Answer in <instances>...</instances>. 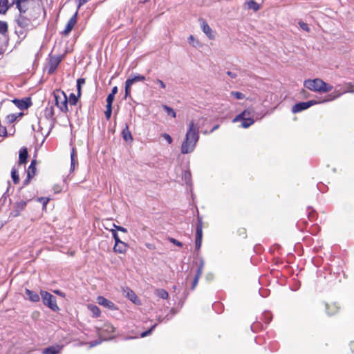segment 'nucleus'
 Instances as JSON below:
<instances>
[{
	"mask_svg": "<svg viewBox=\"0 0 354 354\" xmlns=\"http://www.w3.org/2000/svg\"><path fill=\"white\" fill-rule=\"evenodd\" d=\"M205 120V118L201 117L196 122L194 120L190 121L185 139L181 145L180 151L183 154L191 153L194 150L199 140V129Z\"/></svg>",
	"mask_w": 354,
	"mask_h": 354,
	"instance_id": "nucleus-1",
	"label": "nucleus"
},
{
	"mask_svg": "<svg viewBox=\"0 0 354 354\" xmlns=\"http://www.w3.org/2000/svg\"><path fill=\"white\" fill-rule=\"evenodd\" d=\"M34 21L35 19L32 18V15L30 12L19 14L16 19L18 26L26 30H32L36 27Z\"/></svg>",
	"mask_w": 354,
	"mask_h": 354,
	"instance_id": "nucleus-2",
	"label": "nucleus"
},
{
	"mask_svg": "<svg viewBox=\"0 0 354 354\" xmlns=\"http://www.w3.org/2000/svg\"><path fill=\"white\" fill-rule=\"evenodd\" d=\"M53 96L55 101V105L62 112L66 113L68 108V97L66 93L61 90H55L53 92Z\"/></svg>",
	"mask_w": 354,
	"mask_h": 354,
	"instance_id": "nucleus-3",
	"label": "nucleus"
},
{
	"mask_svg": "<svg viewBox=\"0 0 354 354\" xmlns=\"http://www.w3.org/2000/svg\"><path fill=\"white\" fill-rule=\"evenodd\" d=\"M41 297L44 304L50 308L52 310L57 312L59 310L55 297L50 292L44 290L40 292Z\"/></svg>",
	"mask_w": 354,
	"mask_h": 354,
	"instance_id": "nucleus-4",
	"label": "nucleus"
},
{
	"mask_svg": "<svg viewBox=\"0 0 354 354\" xmlns=\"http://www.w3.org/2000/svg\"><path fill=\"white\" fill-rule=\"evenodd\" d=\"M346 93H354V90H346L344 89V86L338 84L335 87L334 91L332 93L329 94L327 96V97H326L323 100H321V102L324 103L335 100V99L339 97L342 95Z\"/></svg>",
	"mask_w": 354,
	"mask_h": 354,
	"instance_id": "nucleus-5",
	"label": "nucleus"
},
{
	"mask_svg": "<svg viewBox=\"0 0 354 354\" xmlns=\"http://www.w3.org/2000/svg\"><path fill=\"white\" fill-rule=\"evenodd\" d=\"M304 85L306 88L310 91L322 92V86H326V82L321 79L316 78L306 80Z\"/></svg>",
	"mask_w": 354,
	"mask_h": 354,
	"instance_id": "nucleus-6",
	"label": "nucleus"
},
{
	"mask_svg": "<svg viewBox=\"0 0 354 354\" xmlns=\"http://www.w3.org/2000/svg\"><path fill=\"white\" fill-rule=\"evenodd\" d=\"M322 103L321 101L310 100L295 104L292 108V112L294 113L301 112L310 107L313 105Z\"/></svg>",
	"mask_w": 354,
	"mask_h": 354,
	"instance_id": "nucleus-7",
	"label": "nucleus"
},
{
	"mask_svg": "<svg viewBox=\"0 0 354 354\" xmlns=\"http://www.w3.org/2000/svg\"><path fill=\"white\" fill-rule=\"evenodd\" d=\"M202 237H203V221H202V218L200 216H198V224L196 227V239H195V245H196V250H199L201 247Z\"/></svg>",
	"mask_w": 354,
	"mask_h": 354,
	"instance_id": "nucleus-8",
	"label": "nucleus"
},
{
	"mask_svg": "<svg viewBox=\"0 0 354 354\" xmlns=\"http://www.w3.org/2000/svg\"><path fill=\"white\" fill-rule=\"evenodd\" d=\"M245 114L246 113H241L233 119V122L241 121V127L248 128L250 127L254 122V120L250 116L245 117Z\"/></svg>",
	"mask_w": 354,
	"mask_h": 354,
	"instance_id": "nucleus-9",
	"label": "nucleus"
},
{
	"mask_svg": "<svg viewBox=\"0 0 354 354\" xmlns=\"http://www.w3.org/2000/svg\"><path fill=\"white\" fill-rule=\"evenodd\" d=\"M61 62V57L59 56L50 57L46 69L48 71V74H53Z\"/></svg>",
	"mask_w": 354,
	"mask_h": 354,
	"instance_id": "nucleus-10",
	"label": "nucleus"
},
{
	"mask_svg": "<svg viewBox=\"0 0 354 354\" xmlns=\"http://www.w3.org/2000/svg\"><path fill=\"white\" fill-rule=\"evenodd\" d=\"M204 266H205L204 260L203 259H201L198 267L197 268L196 272L195 274L193 281L192 283V286H191L192 290H194V288L197 286L198 280L203 273V270Z\"/></svg>",
	"mask_w": 354,
	"mask_h": 354,
	"instance_id": "nucleus-11",
	"label": "nucleus"
},
{
	"mask_svg": "<svg viewBox=\"0 0 354 354\" xmlns=\"http://www.w3.org/2000/svg\"><path fill=\"white\" fill-rule=\"evenodd\" d=\"M78 10L75 12V14L70 18L68 21L67 22L65 28L64 29L62 34L64 35H68L71 31L73 30V27L77 23V17Z\"/></svg>",
	"mask_w": 354,
	"mask_h": 354,
	"instance_id": "nucleus-12",
	"label": "nucleus"
},
{
	"mask_svg": "<svg viewBox=\"0 0 354 354\" xmlns=\"http://www.w3.org/2000/svg\"><path fill=\"white\" fill-rule=\"evenodd\" d=\"M26 204L27 203L25 201L16 202L14 204V209L12 211L11 214L15 217L18 216L20 214L21 211L25 209Z\"/></svg>",
	"mask_w": 354,
	"mask_h": 354,
	"instance_id": "nucleus-13",
	"label": "nucleus"
},
{
	"mask_svg": "<svg viewBox=\"0 0 354 354\" xmlns=\"http://www.w3.org/2000/svg\"><path fill=\"white\" fill-rule=\"evenodd\" d=\"M97 301L99 305L103 306L108 309L110 310H115L116 309L115 304L111 301L110 300L107 299L106 298L102 297V296H98L97 298Z\"/></svg>",
	"mask_w": 354,
	"mask_h": 354,
	"instance_id": "nucleus-14",
	"label": "nucleus"
},
{
	"mask_svg": "<svg viewBox=\"0 0 354 354\" xmlns=\"http://www.w3.org/2000/svg\"><path fill=\"white\" fill-rule=\"evenodd\" d=\"M201 21V28L203 30V32L207 35V37L209 39H214V35L213 34V31L212 28L209 27V26L207 24V23L203 20L200 19Z\"/></svg>",
	"mask_w": 354,
	"mask_h": 354,
	"instance_id": "nucleus-15",
	"label": "nucleus"
},
{
	"mask_svg": "<svg viewBox=\"0 0 354 354\" xmlns=\"http://www.w3.org/2000/svg\"><path fill=\"white\" fill-rule=\"evenodd\" d=\"M11 102L21 110L26 109L30 106V102L29 99H26V100L14 99Z\"/></svg>",
	"mask_w": 354,
	"mask_h": 354,
	"instance_id": "nucleus-16",
	"label": "nucleus"
},
{
	"mask_svg": "<svg viewBox=\"0 0 354 354\" xmlns=\"http://www.w3.org/2000/svg\"><path fill=\"white\" fill-rule=\"evenodd\" d=\"M62 348V345L55 344L44 348L42 351V354H58Z\"/></svg>",
	"mask_w": 354,
	"mask_h": 354,
	"instance_id": "nucleus-17",
	"label": "nucleus"
},
{
	"mask_svg": "<svg viewBox=\"0 0 354 354\" xmlns=\"http://www.w3.org/2000/svg\"><path fill=\"white\" fill-rule=\"evenodd\" d=\"M76 165H78L77 153L76 149L73 147L71 153V172L74 171Z\"/></svg>",
	"mask_w": 354,
	"mask_h": 354,
	"instance_id": "nucleus-18",
	"label": "nucleus"
},
{
	"mask_svg": "<svg viewBox=\"0 0 354 354\" xmlns=\"http://www.w3.org/2000/svg\"><path fill=\"white\" fill-rule=\"evenodd\" d=\"M25 293L27 299L30 301L37 302L40 299L39 295L36 292H34L26 288L25 290Z\"/></svg>",
	"mask_w": 354,
	"mask_h": 354,
	"instance_id": "nucleus-19",
	"label": "nucleus"
},
{
	"mask_svg": "<svg viewBox=\"0 0 354 354\" xmlns=\"http://www.w3.org/2000/svg\"><path fill=\"white\" fill-rule=\"evenodd\" d=\"M127 244L123 241H121L118 244H115L113 247V251L116 253L123 254L127 251Z\"/></svg>",
	"mask_w": 354,
	"mask_h": 354,
	"instance_id": "nucleus-20",
	"label": "nucleus"
},
{
	"mask_svg": "<svg viewBox=\"0 0 354 354\" xmlns=\"http://www.w3.org/2000/svg\"><path fill=\"white\" fill-rule=\"evenodd\" d=\"M28 150L26 147H23L19 151V163L20 165L25 164L28 159Z\"/></svg>",
	"mask_w": 354,
	"mask_h": 354,
	"instance_id": "nucleus-21",
	"label": "nucleus"
},
{
	"mask_svg": "<svg viewBox=\"0 0 354 354\" xmlns=\"http://www.w3.org/2000/svg\"><path fill=\"white\" fill-rule=\"evenodd\" d=\"M28 2L18 0L17 1V8L19 11V14H26L28 10Z\"/></svg>",
	"mask_w": 354,
	"mask_h": 354,
	"instance_id": "nucleus-22",
	"label": "nucleus"
},
{
	"mask_svg": "<svg viewBox=\"0 0 354 354\" xmlns=\"http://www.w3.org/2000/svg\"><path fill=\"white\" fill-rule=\"evenodd\" d=\"M124 292H126L127 297L134 304H137L138 301V298L136 295L134 293L133 290L127 288L126 290H124Z\"/></svg>",
	"mask_w": 354,
	"mask_h": 354,
	"instance_id": "nucleus-23",
	"label": "nucleus"
},
{
	"mask_svg": "<svg viewBox=\"0 0 354 354\" xmlns=\"http://www.w3.org/2000/svg\"><path fill=\"white\" fill-rule=\"evenodd\" d=\"M326 309L328 315H333L338 311L339 307L336 304H326Z\"/></svg>",
	"mask_w": 354,
	"mask_h": 354,
	"instance_id": "nucleus-24",
	"label": "nucleus"
},
{
	"mask_svg": "<svg viewBox=\"0 0 354 354\" xmlns=\"http://www.w3.org/2000/svg\"><path fill=\"white\" fill-rule=\"evenodd\" d=\"M122 138L126 142L132 141L133 137L131 131L129 129V127L126 124L125 128L123 129L122 132Z\"/></svg>",
	"mask_w": 354,
	"mask_h": 354,
	"instance_id": "nucleus-25",
	"label": "nucleus"
},
{
	"mask_svg": "<svg viewBox=\"0 0 354 354\" xmlns=\"http://www.w3.org/2000/svg\"><path fill=\"white\" fill-rule=\"evenodd\" d=\"M55 115L54 107L53 105L47 106L44 110V115L47 119H53Z\"/></svg>",
	"mask_w": 354,
	"mask_h": 354,
	"instance_id": "nucleus-26",
	"label": "nucleus"
},
{
	"mask_svg": "<svg viewBox=\"0 0 354 354\" xmlns=\"http://www.w3.org/2000/svg\"><path fill=\"white\" fill-rule=\"evenodd\" d=\"M11 6L8 2V0H0V13L6 14L9 8Z\"/></svg>",
	"mask_w": 354,
	"mask_h": 354,
	"instance_id": "nucleus-27",
	"label": "nucleus"
},
{
	"mask_svg": "<svg viewBox=\"0 0 354 354\" xmlns=\"http://www.w3.org/2000/svg\"><path fill=\"white\" fill-rule=\"evenodd\" d=\"M145 80H146V78L145 76L140 75V74H137V75H135L133 77L128 78L127 80V81L129 82V83L132 85L133 84H134L137 82H142Z\"/></svg>",
	"mask_w": 354,
	"mask_h": 354,
	"instance_id": "nucleus-28",
	"label": "nucleus"
},
{
	"mask_svg": "<svg viewBox=\"0 0 354 354\" xmlns=\"http://www.w3.org/2000/svg\"><path fill=\"white\" fill-rule=\"evenodd\" d=\"M23 115V113H19L18 114L16 113H11L6 116V122L8 124L13 123L17 118Z\"/></svg>",
	"mask_w": 354,
	"mask_h": 354,
	"instance_id": "nucleus-29",
	"label": "nucleus"
},
{
	"mask_svg": "<svg viewBox=\"0 0 354 354\" xmlns=\"http://www.w3.org/2000/svg\"><path fill=\"white\" fill-rule=\"evenodd\" d=\"M88 308L93 313V317H98L100 316L101 312L100 308L97 306L90 304L88 306Z\"/></svg>",
	"mask_w": 354,
	"mask_h": 354,
	"instance_id": "nucleus-30",
	"label": "nucleus"
},
{
	"mask_svg": "<svg viewBox=\"0 0 354 354\" xmlns=\"http://www.w3.org/2000/svg\"><path fill=\"white\" fill-rule=\"evenodd\" d=\"M155 295L162 299H167L169 297L168 292L164 289H156L155 290Z\"/></svg>",
	"mask_w": 354,
	"mask_h": 354,
	"instance_id": "nucleus-31",
	"label": "nucleus"
},
{
	"mask_svg": "<svg viewBox=\"0 0 354 354\" xmlns=\"http://www.w3.org/2000/svg\"><path fill=\"white\" fill-rule=\"evenodd\" d=\"M245 3L248 9H252L254 11L259 9V4L254 0H248Z\"/></svg>",
	"mask_w": 354,
	"mask_h": 354,
	"instance_id": "nucleus-32",
	"label": "nucleus"
},
{
	"mask_svg": "<svg viewBox=\"0 0 354 354\" xmlns=\"http://www.w3.org/2000/svg\"><path fill=\"white\" fill-rule=\"evenodd\" d=\"M162 109L165 111L168 115H171L172 118L176 117V113L171 107L164 104L162 105Z\"/></svg>",
	"mask_w": 354,
	"mask_h": 354,
	"instance_id": "nucleus-33",
	"label": "nucleus"
},
{
	"mask_svg": "<svg viewBox=\"0 0 354 354\" xmlns=\"http://www.w3.org/2000/svg\"><path fill=\"white\" fill-rule=\"evenodd\" d=\"M11 177L15 184H17L19 182V176L17 174V169L13 167L11 171Z\"/></svg>",
	"mask_w": 354,
	"mask_h": 354,
	"instance_id": "nucleus-34",
	"label": "nucleus"
},
{
	"mask_svg": "<svg viewBox=\"0 0 354 354\" xmlns=\"http://www.w3.org/2000/svg\"><path fill=\"white\" fill-rule=\"evenodd\" d=\"M85 83V79L84 78H79L77 80V91L78 96H81V91H82V86Z\"/></svg>",
	"mask_w": 354,
	"mask_h": 354,
	"instance_id": "nucleus-35",
	"label": "nucleus"
},
{
	"mask_svg": "<svg viewBox=\"0 0 354 354\" xmlns=\"http://www.w3.org/2000/svg\"><path fill=\"white\" fill-rule=\"evenodd\" d=\"M80 97V96H78L77 94L75 95L74 93H71L68 100L69 104L71 105H75L77 103Z\"/></svg>",
	"mask_w": 354,
	"mask_h": 354,
	"instance_id": "nucleus-36",
	"label": "nucleus"
},
{
	"mask_svg": "<svg viewBox=\"0 0 354 354\" xmlns=\"http://www.w3.org/2000/svg\"><path fill=\"white\" fill-rule=\"evenodd\" d=\"M191 172L189 171H185L183 174V179L185 180V183L189 184L191 181Z\"/></svg>",
	"mask_w": 354,
	"mask_h": 354,
	"instance_id": "nucleus-37",
	"label": "nucleus"
},
{
	"mask_svg": "<svg viewBox=\"0 0 354 354\" xmlns=\"http://www.w3.org/2000/svg\"><path fill=\"white\" fill-rule=\"evenodd\" d=\"M8 31V24L5 21H0V33L4 35Z\"/></svg>",
	"mask_w": 354,
	"mask_h": 354,
	"instance_id": "nucleus-38",
	"label": "nucleus"
},
{
	"mask_svg": "<svg viewBox=\"0 0 354 354\" xmlns=\"http://www.w3.org/2000/svg\"><path fill=\"white\" fill-rule=\"evenodd\" d=\"M131 86V84L129 83V82L126 80V82H125V98L130 97Z\"/></svg>",
	"mask_w": 354,
	"mask_h": 354,
	"instance_id": "nucleus-39",
	"label": "nucleus"
},
{
	"mask_svg": "<svg viewBox=\"0 0 354 354\" xmlns=\"http://www.w3.org/2000/svg\"><path fill=\"white\" fill-rule=\"evenodd\" d=\"M230 94L232 96H234L235 98L239 100H243L245 97L243 93L239 91H232Z\"/></svg>",
	"mask_w": 354,
	"mask_h": 354,
	"instance_id": "nucleus-40",
	"label": "nucleus"
},
{
	"mask_svg": "<svg viewBox=\"0 0 354 354\" xmlns=\"http://www.w3.org/2000/svg\"><path fill=\"white\" fill-rule=\"evenodd\" d=\"M36 173V167L29 166L28 171H27V175H28V178H33Z\"/></svg>",
	"mask_w": 354,
	"mask_h": 354,
	"instance_id": "nucleus-41",
	"label": "nucleus"
},
{
	"mask_svg": "<svg viewBox=\"0 0 354 354\" xmlns=\"http://www.w3.org/2000/svg\"><path fill=\"white\" fill-rule=\"evenodd\" d=\"M298 24H299V27L304 31L308 32H310V28L306 23L300 21H299Z\"/></svg>",
	"mask_w": 354,
	"mask_h": 354,
	"instance_id": "nucleus-42",
	"label": "nucleus"
},
{
	"mask_svg": "<svg viewBox=\"0 0 354 354\" xmlns=\"http://www.w3.org/2000/svg\"><path fill=\"white\" fill-rule=\"evenodd\" d=\"M115 95L113 94H109L106 97V106H112L113 102L114 100Z\"/></svg>",
	"mask_w": 354,
	"mask_h": 354,
	"instance_id": "nucleus-43",
	"label": "nucleus"
},
{
	"mask_svg": "<svg viewBox=\"0 0 354 354\" xmlns=\"http://www.w3.org/2000/svg\"><path fill=\"white\" fill-rule=\"evenodd\" d=\"M157 324H154L153 325L150 329H149L148 330H146L145 332H142V334H141V337H147L149 335L151 334V333L152 332V330L156 327Z\"/></svg>",
	"mask_w": 354,
	"mask_h": 354,
	"instance_id": "nucleus-44",
	"label": "nucleus"
},
{
	"mask_svg": "<svg viewBox=\"0 0 354 354\" xmlns=\"http://www.w3.org/2000/svg\"><path fill=\"white\" fill-rule=\"evenodd\" d=\"M106 109L104 112V114H105L106 118L107 120H109L111 118V113H112V106H106Z\"/></svg>",
	"mask_w": 354,
	"mask_h": 354,
	"instance_id": "nucleus-45",
	"label": "nucleus"
},
{
	"mask_svg": "<svg viewBox=\"0 0 354 354\" xmlns=\"http://www.w3.org/2000/svg\"><path fill=\"white\" fill-rule=\"evenodd\" d=\"M188 42L194 47H196L198 44V41L195 40V38L194 37L193 35H190L188 37Z\"/></svg>",
	"mask_w": 354,
	"mask_h": 354,
	"instance_id": "nucleus-46",
	"label": "nucleus"
},
{
	"mask_svg": "<svg viewBox=\"0 0 354 354\" xmlns=\"http://www.w3.org/2000/svg\"><path fill=\"white\" fill-rule=\"evenodd\" d=\"M333 86L326 83V86H322V93L329 92L333 89Z\"/></svg>",
	"mask_w": 354,
	"mask_h": 354,
	"instance_id": "nucleus-47",
	"label": "nucleus"
},
{
	"mask_svg": "<svg viewBox=\"0 0 354 354\" xmlns=\"http://www.w3.org/2000/svg\"><path fill=\"white\" fill-rule=\"evenodd\" d=\"M113 237L115 240V244H118V243L121 242L122 241L120 239L118 234L115 230H112Z\"/></svg>",
	"mask_w": 354,
	"mask_h": 354,
	"instance_id": "nucleus-48",
	"label": "nucleus"
},
{
	"mask_svg": "<svg viewBox=\"0 0 354 354\" xmlns=\"http://www.w3.org/2000/svg\"><path fill=\"white\" fill-rule=\"evenodd\" d=\"M154 83L157 84L159 85V86L161 88H166V84L160 79H156V80L153 81Z\"/></svg>",
	"mask_w": 354,
	"mask_h": 354,
	"instance_id": "nucleus-49",
	"label": "nucleus"
},
{
	"mask_svg": "<svg viewBox=\"0 0 354 354\" xmlns=\"http://www.w3.org/2000/svg\"><path fill=\"white\" fill-rule=\"evenodd\" d=\"M162 137L164 138V139L165 140H167V142L169 143V144H171L173 141L172 140V138L167 133H163L162 134Z\"/></svg>",
	"mask_w": 354,
	"mask_h": 354,
	"instance_id": "nucleus-50",
	"label": "nucleus"
},
{
	"mask_svg": "<svg viewBox=\"0 0 354 354\" xmlns=\"http://www.w3.org/2000/svg\"><path fill=\"white\" fill-rule=\"evenodd\" d=\"M169 241L177 246H179V247L183 246V243L181 242L178 241V240H176L174 238H169Z\"/></svg>",
	"mask_w": 354,
	"mask_h": 354,
	"instance_id": "nucleus-51",
	"label": "nucleus"
},
{
	"mask_svg": "<svg viewBox=\"0 0 354 354\" xmlns=\"http://www.w3.org/2000/svg\"><path fill=\"white\" fill-rule=\"evenodd\" d=\"M344 86L346 90H353L352 88L354 85L351 82H346L344 83Z\"/></svg>",
	"mask_w": 354,
	"mask_h": 354,
	"instance_id": "nucleus-52",
	"label": "nucleus"
},
{
	"mask_svg": "<svg viewBox=\"0 0 354 354\" xmlns=\"http://www.w3.org/2000/svg\"><path fill=\"white\" fill-rule=\"evenodd\" d=\"M78 2L77 10L89 0H77Z\"/></svg>",
	"mask_w": 354,
	"mask_h": 354,
	"instance_id": "nucleus-53",
	"label": "nucleus"
},
{
	"mask_svg": "<svg viewBox=\"0 0 354 354\" xmlns=\"http://www.w3.org/2000/svg\"><path fill=\"white\" fill-rule=\"evenodd\" d=\"M54 292H55L56 295H59V296H60V297H65V296H66L65 293H64V292H62V291H61V290H54Z\"/></svg>",
	"mask_w": 354,
	"mask_h": 354,
	"instance_id": "nucleus-54",
	"label": "nucleus"
},
{
	"mask_svg": "<svg viewBox=\"0 0 354 354\" xmlns=\"http://www.w3.org/2000/svg\"><path fill=\"white\" fill-rule=\"evenodd\" d=\"M226 73L228 76H230L232 79H234L237 77L236 73L232 72V71H227Z\"/></svg>",
	"mask_w": 354,
	"mask_h": 354,
	"instance_id": "nucleus-55",
	"label": "nucleus"
},
{
	"mask_svg": "<svg viewBox=\"0 0 354 354\" xmlns=\"http://www.w3.org/2000/svg\"><path fill=\"white\" fill-rule=\"evenodd\" d=\"M104 330H111L112 332L114 331V328L112 326H110V325H104Z\"/></svg>",
	"mask_w": 354,
	"mask_h": 354,
	"instance_id": "nucleus-56",
	"label": "nucleus"
},
{
	"mask_svg": "<svg viewBox=\"0 0 354 354\" xmlns=\"http://www.w3.org/2000/svg\"><path fill=\"white\" fill-rule=\"evenodd\" d=\"M100 343V342H98V341H93V342H90V346H91V347H93V346H97Z\"/></svg>",
	"mask_w": 354,
	"mask_h": 354,
	"instance_id": "nucleus-57",
	"label": "nucleus"
},
{
	"mask_svg": "<svg viewBox=\"0 0 354 354\" xmlns=\"http://www.w3.org/2000/svg\"><path fill=\"white\" fill-rule=\"evenodd\" d=\"M117 93H118V87L114 86V87H113V88L111 90V93L110 94H113V95H115Z\"/></svg>",
	"mask_w": 354,
	"mask_h": 354,
	"instance_id": "nucleus-58",
	"label": "nucleus"
},
{
	"mask_svg": "<svg viewBox=\"0 0 354 354\" xmlns=\"http://www.w3.org/2000/svg\"><path fill=\"white\" fill-rule=\"evenodd\" d=\"M32 178H28V175H27V178L26 180H24V185H27L29 183H30V180Z\"/></svg>",
	"mask_w": 354,
	"mask_h": 354,
	"instance_id": "nucleus-59",
	"label": "nucleus"
},
{
	"mask_svg": "<svg viewBox=\"0 0 354 354\" xmlns=\"http://www.w3.org/2000/svg\"><path fill=\"white\" fill-rule=\"evenodd\" d=\"M118 231H120V232H122L124 233L127 232V230L125 227H122V226L118 227Z\"/></svg>",
	"mask_w": 354,
	"mask_h": 354,
	"instance_id": "nucleus-60",
	"label": "nucleus"
},
{
	"mask_svg": "<svg viewBox=\"0 0 354 354\" xmlns=\"http://www.w3.org/2000/svg\"><path fill=\"white\" fill-rule=\"evenodd\" d=\"M18 0H8V2L10 3V6H13L14 4H16L17 5V1Z\"/></svg>",
	"mask_w": 354,
	"mask_h": 354,
	"instance_id": "nucleus-61",
	"label": "nucleus"
},
{
	"mask_svg": "<svg viewBox=\"0 0 354 354\" xmlns=\"http://www.w3.org/2000/svg\"><path fill=\"white\" fill-rule=\"evenodd\" d=\"M242 113H246L245 114V117H248V116H251V113L248 111V110H245L244 111H243Z\"/></svg>",
	"mask_w": 354,
	"mask_h": 354,
	"instance_id": "nucleus-62",
	"label": "nucleus"
},
{
	"mask_svg": "<svg viewBox=\"0 0 354 354\" xmlns=\"http://www.w3.org/2000/svg\"><path fill=\"white\" fill-rule=\"evenodd\" d=\"M219 127V126L218 124L215 125L212 129L211 131H209V133H212L213 131H214L216 129H217Z\"/></svg>",
	"mask_w": 354,
	"mask_h": 354,
	"instance_id": "nucleus-63",
	"label": "nucleus"
},
{
	"mask_svg": "<svg viewBox=\"0 0 354 354\" xmlns=\"http://www.w3.org/2000/svg\"><path fill=\"white\" fill-rule=\"evenodd\" d=\"M35 165H36V160H32L31 161V163H30V166L35 167Z\"/></svg>",
	"mask_w": 354,
	"mask_h": 354,
	"instance_id": "nucleus-64",
	"label": "nucleus"
}]
</instances>
